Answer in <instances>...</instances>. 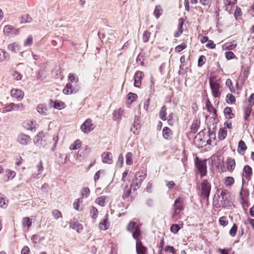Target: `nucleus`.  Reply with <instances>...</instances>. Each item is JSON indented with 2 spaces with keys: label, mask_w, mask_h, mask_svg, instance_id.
Masks as SVG:
<instances>
[{
  "label": "nucleus",
  "mask_w": 254,
  "mask_h": 254,
  "mask_svg": "<svg viewBox=\"0 0 254 254\" xmlns=\"http://www.w3.org/2000/svg\"><path fill=\"white\" fill-rule=\"evenodd\" d=\"M183 209V199L181 197H178L175 200L172 208V220L173 222H176L181 218V212Z\"/></svg>",
  "instance_id": "nucleus-1"
},
{
  "label": "nucleus",
  "mask_w": 254,
  "mask_h": 254,
  "mask_svg": "<svg viewBox=\"0 0 254 254\" xmlns=\"http://www.w3.org/2000/svg\"><path fill=\"white\" fill-rule=\"evenodd\" d=\"M127 230L132 233V237L134 239L137 240L140 235L139 222L137 220L131 221L127 226Z\"/></svg>",
  "instance_id": "nucleus-2"
},
{
  "label": "nucleus",
  "mask_w": 254,
  "mask_h": 254,
  "mask_svg": "<svg viewBox=\"0 0 254 254\" xmlns=\"http://www.w3.org/2000/svg\"><path fill=\"white\" fill-rule=\"evenodd\" d=\"M211 189L210 183L207 180H203L201 183V197L203 199H208Z\"/></svg>",
  "instance_id": "nucleus-3"
},
{
  "label": "nucleus",
  "mask_w": 254,
  "mask_h": 254,
  "mask_svg": "<svg viewBox=\"0 0 254 254\" xmlns=\"http://www.w3.org/2000/svg\"><path fill=\"white\" fill-rule=\"evenodd\" d=\"M209 84L212 96L215 98L219 97L221 95L219 91L220 83L216 81H213L212 78H210L209 79Z\"/></svg>",
  "instance_id": "nucleus-4"
},
{
  "label": "nucleus",
  "mask_w": 254,
  "mask_h": 254,
  "mask_svg": "<svg viewBox=\"0 0 254 254\" xmlns=\"http://www.w3.org/2000/svg\"><path fill=\"white\" fill-rule=\"evenodd\" d=\"M195 165L201 177L205 176L207 174L206 160H198L196 161Z\"/></svg>",
  "instance_id": "nucleus-5"
},
{
  "label": "nucleus",
  "mask_w": 254,
  "mask_h": 254,
  "mask_svg": "<svg viewBox=\"0 0 254 254\" xmlns=\"http://www.w3.org/2000/svg\"><path fill=\"white\" fill-rule=\"evenodd\" d=\"M94 125L91 123V120L87 119L81 126L80 128L84 133H88L93 130Z\"/></svg>",
  "instance_id": "nucleus-6"
},
{
  "label": "nucleus",
  "mask_w": 254,
  "mask_h": 254,
  "mask_svg": "<svg viewBox=\"0 0 254 254\" xmlns=\"http://www.w3.org/2000/svg\"><path fill=\"white\" fill-rule=\"evenodd\" d=\"M217 112H212L211 116H207V115H205V117L206 118V122L208 126H211L212 125L213 128H215L216 125L218 123V119H217Z\"/></svg>",
  "instance_id": "nucleus-7"
},
{
  "label": "nucleus",
  "mask_w": 254,
  "mask_h": 254,
  "mask_svg": "<svg viewBox=\"0 0 254 254\" xmlns=\"http://www.w3.org/2000/svg\"><path fill=\"white\" fill-rule=\"evenodd\" d=\"M5 109V110L3 111L6 112L22 111L25 109L24 106L22 104H15L14 103L9 104Z\"/></svg>",
  "instance_id": "nucleus-8"
},
{
  "label": "nucleus",
  "mask_w": 254,
  "mask_h": 254,
  "mask_svg": "<svg viewBox=\"0 0 254 254\" xmlns=\"http://www.w3.org/2000/svg\"><path fill=\"white\" fill-rule=\"evenodd\" d=\"M3 31L7 34L17 35L19 33V29L15 28L12 25H7L4 27Z\"/></svg>",
  "instance_id": "nucleus-9"
},
{
  "label": "nucleus",
  "mask_w": 254,
  "mask_h": 254,
  "mask_svg": "<svg viewBox=\"0 0 254 254\" xmlns=\"http://www.w3.org/2000/svg\"><path fill=\"white\" fill-rule=\"evenodd\" d=\"M139 118V115L135 116L133 127L130 128V131L135 134H137L139 133L138 130L140 128Z\"/></svg>",
  "instance_id": "nucleus-10"
},
{
  "label": "nucleus",
  "mask_w": 254,
  "mask_h": 254,
  "mask_svg": "<svg viewBox=\"0 0 254 254\" xmlns=\"http://www.w3.org/2000/svg\"><path fill=\"white\" fill-rule=\"evenodd\" d=\"M10 95L12 97L16 98L18 100H21L24 97V92L18 89H12L10 91Z\"/></svg>",
  "instance_id": "nucleus-11"
},
{
  "label": "nucleus",
  "mask_w": 254,
  "mask_h": 254,
  "mask_svg": "<svg viewBox=\"0 0 254 254\" xmlns=\"http://www.w3.org/2000/svg\"><path fill=\"white\" fill-rule=\"evenodd\" d=\"M143 76V73L140 71H137L135 72L134 76V85L136 87H139L141 83V80Z\"/></svg>",
  "instance_id": "nucleus-12"
},
{
  "label": "nucleus",
  "mask_w": 254,
  "mask_h": 254,
  "mask_svg": "<svg viewBox=\"0 0 254 254\" xmlns=\"http://www.w3.org/2000/svg\"><path fill=\"white\" fill-rule=\"evenodd\" d=\"M17 140L20 144L26 145L30 141L31 138L28 135L21 133L18 135Z\"/></svg>",
  "instance_id": "nucleus-13"
},
{
  "label": "nucleus",
  "mask_w": 254,
  "mask_h": 254,
  "mask_svg": "<svg viewBox=\"0 0 254 254\" xmlns=\"http://www.w3.org/2000/svg\"><path fill=\"white\" fill-rule=\"evenodd\" d=\"M102 161L104 163L111 164L113 163V155L111 152H105L102 154Z\"/></svg>",
  "instance_id": "nucleus-14"
},
{
  "label": "nucleus",
  "mask_w": 254,
  "mask_h": 254,
  "mask_svg": "<svg viewBox=\"0 0 254 254\" xmlns=\"http://www.w3.org/2000/svg\"><path fill=\"white\" fill-rule=\"evenodd\" d=\"M136 243V249L137 254H146L147 252L146 248L143 246L141 242L137 239Z\"/></svg>",
  "instance_id": "nucleus-15"
},
{
  "label": "nucleus",
  "mask_w": 254,
  "mask_h": 254,
  "mask_svg": "<svg viewBox=\"0 0 254 254\" xmlns=\"http://www.w3.org/2000/svg\"><path fill=\"white\" fill-rule=\"evenodd\" d=\"M78 90V88L73 87L71 83L66 84L65 87L63 90V92L65 94H72L76 93Z\"/></svg>",
  "instance_id": "nucleus-16"
},
{
  "label": "nucleus",
  "mask_w": 254,
  "mask_h": 254,
  "mask_svg": "<svg viewBox=\"0 0 254 254\" xmlns=\"http://www.w3.org/2000/svg\"><path fill=\"white\" fill-rule=\"evenodd\" d=\"M36 125V122L32 120H27L23 124V126L24 127L32 131H35Z\"/></svg>",
  "instance_id": "nucleus-17"
},
{
  "label": "nucleus",
  "mask_w": 254,
  "mask_h": 254,
  "mask_svg": "<svg viewBox=\"0 0 254 254\" xmlns=\"http://www.w3.org/2000/svg\"><path fill=\"white\" fill-rule=\"evenodd\" d=\"M146 177V173L144 172L143 171H139L136 173L134 181H138L142 183Z\"/></svg>",
  "instance_id": "nucleus-18"
},
{
  "label": "nucleus",
  "mask_w": 254,
  "mask_h": 254,
  "mask_svg": "<svg viewBox=\"0 0 254 254\" xmlns=\"http://www.w3.org/2000/svg\"><path fill=\"white\" fill-rule=\"evenodd\" d=\"M179 21V23L178 25V29L174 34V37L176 38L179 37L183 33V26L184 24L183 19L182 18H180Z\"/></svg>",
  "instance_id": "nucleus-19"
},
{
  "label": "nucleus",
  "mask_w": 254,
  "mask_h": 254,
  "mask_svg": "<svg viewBox=\"0 0 254 254\" xmlns=\"http://www.w3.org/2000/svg\"><path fill=\"white\" fill-rule=\"evenodd\" d=\"M50 106H53L55 109L58 110H61L64 108L65 106V104L64 102H59L58 101H56L54 102L52 100H50Z\"/></svg>",
  "instance_id": "nucleus-20"
},
{
  "label": "nucleus",
  "mask_w": 254,
  "mask_h": 254,
  "mask_svg": "<svg viewBox=\"0 0 254 254\" xmlns=\"http://www.w3.org/2000/svg\"><path fill=\"white\" fill-rule=\"evenodd\" d=\"M226 163L227 164V170L232 172L235 169V160L234 159L228 158L227 160Z\"/></svg>",
  "instance_id": "nucleus-21"
},
{
  "label": "nucleus",
  "mask_w": 254,
  "mask_h": 254,
  "mask_svg": "<svg viewBox=\"0 0 254 254\" xmlns=\"http://www.w3.org/2000/svg\"><path fill=\"white\" fill-rule=\"evenodd\" d=\"M44 136V133L43 132H39L34 138V143L37 145H42L43 142V137Z\"/></svg>",
  "instance_id": "nucleus-22"
},
{
  "label": "nucleus",
  "mask_w": 254,
  "mask_h": 254,
  "mask_svg": "<svg viewBox=\"0 0 254 254\" xmlns=\"http://www.w3.org/2000/svg\"><path fill=\"white\" fill-rule=\"evenodd\" d=\"M37 171L39 172L38 173H34L32 175V177L34 179H39L40 178V174L43 171V167L42 165V162L40 161L39 164L37 166Z\"/></svg>",
  "instance_id": "nucleus-23"
},
{
  "label": "nucleus",
  "mask_w": 254,
  "mask_h": 254,
  "mask_svg": "<svg viewBox=\"0 0 254 254\" xmlns=\"http://www.w3.org/2000/svg\"><path fill=\"white\" fill-rule=\"evenodd\" d=\"M108 201V197L106 196H101L96 200V202L101 206H104Z\"/></svg>",
  "instance_id": "nucleus-24"
},
{
  "label": "nucleus",
  "mask_w": 254,
  "mask_h": 254,
  "mask_svg": "<svg viewBox=\"0 0 254 254\" xmlns=\"http://www.w3.org/2000/svg\"><path fill=\"white\" fill-rule=\"evenodd\" d=\"M32 219H30L29 217H26L22 219V223L23 227H27L29 229L32 225Z\"/></svg>",
  "instance_id": "nucleus-25"
},
{
  "label": "nucleus",
  "mask_w": 254,
  "mask_h": 254,
  "mask_svg": "<svg viewBox=\"0 0 254 254\" xmlns=\"http://www.w3.org/2000/svg\"><path fill=\"white\" fill-rule=\"evenodd\" d=\"M243 171L245 173V177L246 179L249 180L252 175V168L249 165H246L244 167Z\"/></svg>",
  "instance_id": "nucleus-26"
},
{
  "label": "nucleus",
  "mask_w": 254,
  "mask_h": 254,
  "mask_svg": "<svg viewBox=\"0 0 254 254\" xmlns=\"http://www.w3.org/2000/svg\"><path fill=\"white\" fill-rule=\"evenodd\" d=\"M133 154L132 152H127L126 155V163L127 165H131L133 164Z\"/></svg>",
  "instance_id": "nucleus-27"
},
{
  "label": "nucleus",
  "mask_w": 254,
  "mask_h": 254,
  "mask_svg": "<svg viewBox=\"0 0 254 254\" xmlns=\"http://www.w3.org/2000/svg\"><path fill=\"white\" fill-rule=\"evenodd\" d=\"M20 20V23L22 24L28 23L32 21V18L29 14H26L21 16Z\"/></svg>",
  "instance_id": "nucleus-28"
},
{
  "label": "nucleus",
  "mask_w": 254,
  "mask_h": 254,
  "mask_svg": "<svg viewBox=\"0 0 254 254\" xmlns=\"http://www.w3.org/2000/svg\"><path fill=\"white\" fill-rule=\"evenodd\" d=\"M7 49L14 53L19 50V46L18 44L15 42L10 44L8 45Z\"/></svg>",
  "instance_id": "nucleus-29"
},
{
  "label": "nucleus",
  "mask_w": 254,
  "mask_h": 254,
  "mask_svg": "<svg viewBox=\"0 0 254 254\" xmlns=\"http://www.w3.org/2000/svg\"><path fill=\"white\" fill-rule=\"evenodd\" d=\"M200 126V121L199 120H195L194 121L190 127L191 131L193 133H195L198 130L199 127Z\"/></svg>",
  "instance_id": "nucleus-30"
},
{
  "label": "nucleus",
  "mask_w": 254,
  "mask_h": 254,
  "mask_svg": "<svg viewBox=\"0 0 254 254\" xmlns=\"http://www.w3.org/2000/svg\"><path fill=\"white\" fill-rule=\"evenodd\" d=\"M70 226L72 229L75 230L78 232H79L83 229L82 225L78 222L72 223L70 224Z\"/></svg>",
  "instance_id": "nucleus-31"
},
{
  "label": "nucleus",
  "mask_w": 254,
  "mask_h": 254,
  "mask_svg": "<svg viewBox=\"0 0 254 254\" xmlns=\"http://www.w3.org/2000/svg\"><path fill=\"white\" fill-rule=\"evenodd\" d=\"M227 135V131L224 128H220L218 137L220 140H224Z\"/></svg>",
  "instance_id": "nucleus-32"
},
{
  "label": "nucleus",
  "mask_w": 254,
  "mask_h": 254,
  "mask_svg": "<svg viewBox=\"0 0 254 254\" xmlns=\"http://www.w3.org/2000/svg\"><path fill=\"white\" fill-rule=\"evenodd\" d=\"M9 58V55L4 50L0 49V62H2Z\"/></svg>",
  "instance_id": "nucleus-33"
},
{
  "label": "nucleus",
  "mask_w": 254,
  "mask_h": 254,
  "mask_svg": "<svg viewBox=\"0 0 254 254\" xmlns=\"http://www.w3.org/2000/svg\"><path fill=\"white\" fill-rule=\"evenodd\" d=\"M172 134L171 129L168 127H165L163 129V136L167 139L170 138V136Z\"/></svg>",
  "instance_id": "nucleus-34"
},
{
  "label": "nucleus",
  "mask_w": 254,
  "mask_h": 254,
  "mask_svg": "<svg viewBox=\"0 0 254 254\" xmlns=\"http://www.w3.org/2000/svg\"><path fill=\"white\" fill-rule=\"evenodd\" d=\"M247 149V147L245 142L242 140H240L238 144V151L239 152H245Z\"/></svg>",
  "instance_id": "nucleus-35"
},
{
  "label": "nucleus",
  "mask_w": 254,
  "mask_h": 254,
  "mask_svg": "<svg viewBox=\"0 0 254 254\" xmlns=\"http://www.w3.org/2000/svg\"><path fill=\"white\" fill-rule=\"evenodd\" d=\"M162 8H161V6L158 5L156 6L155 9L154 10L153 14L154 16L156 17L157 19H158L160 16L162 14Z\"/></svg>",
  "instance_id": "nucleus-36"
},
{
  "label": "nucleus",
  "mask_w": 254,
  "mask_h": 254,
  "mask_svg": "<svg viewBox=\"0 0 254 254\" xmlns=\"http://www.w3.org/2000/svg\"><path fill=\"white\" fill-rule=\"evenodd\" d=\"M16 173L14 171L10 170H6L5 171V176L7 177V179L6 181L9 180L13 179L15 176Z\"/></svg>",
  "instance_id": "nucleus-37"
},
{
  "label": "nucleus",
  "mask_w": 254,
  "mask_h": 254,
  "mask_svg": "<svg viewBox=\"0 0 254 254\" xmlns=\"http://www.w3.org/2000/svg\"><path fill=\"white\" fill-rule=\"evenodd\" d=\"M137 97V96L136 94L129 92L127 94V102H128V104L132 103L136 99Z\"/></svg>",
  "instance_id": "nucleus-38"
},
{
  "label": "nucleus",
  "mask_w": 254,
  "mask_h": 254,
  "mask_svg": "<svg viewBox=\"0 0 254 254\" xmlns=\"http://www.w3.org/2000/svg\"><path fill=\"white\" fill-rule=\"evenodd\" d=\"M90 194V190L87 187L83 188L81 191L82 197L87 198Z\"/></svg>",
  "instance_id": "nucleus-39"
},
{
  "label": "nucleus",
  "mask_w": 254,
  "mask_h": 254,
  "mask_svg": "<svg viewBox=\"0 0 254 254\" xmlns=\"http://www.w3.org/2000/svg\"><path fill=\"white\" fill-rule=\"evenodd\" d=\"M90 215L92 219H96L98 214V211L96 208L94 206H92L90 209Z\"/></svg>",
  "instance_id": "nucleus-40"
},
{
  "label": "nucleus",
  "mask_w": 254,
  "mask_h": 254,
  "mask_svg": "<svg viewBox=\"0 0 254 254\" xmlns=\"http://www.w3.org/2000/svg\"><path fill=\"white\" fill-rule=\"evenodd\" d=\"M81 146V142L79 140H76L73 144L70 145L69 148L70 150H75L78 149Z\"/></svg>",
  "instance_id": "nucleus-41"
},
{
  "label": "nucleus",
  "mask_w": 254,
  "mask_h": 254,
  "mask_svg": "<svg viewBox=\"0 0 254 254\" xmlns=\"http://www.w3.org/2000/svg\"><path fill=\"white\" fill-rule=\"evenodd\" d=\"M234 183V179L232 177H227L225 179V184L227 187L231 186Z\"/></svg>",
  "instance_id": "nucleus-42"
},
{
  "label": "nucleus",
  "mask_w": 254,
  "mask_h": 254,
  "mask_svg": "<svg viewBox=\"0 0 254 254\" xmlns=\"http://www.w3.org/2000/svg\"><path fill=\"white\" fill-rule=\"evenodd\" d=\"M141 185V183L133 180L132 183L130 185V188L132 189L133 190H136L139 188Z\"/></svg>",
  "instance_id": "nucleus-43"
},
{
  "label": "nucleus",
  "mask_w": 254,
  "mask_h": 254,
  "mask_svg": "<svg viewBox=\"0 0 254 254\" xmlns=\"http://www.w3.org/2000/svg\"><path fill=\"white\" fill-rule=\"evenodd\" d=\"M238 226L236 224H234L232 227L229 231V234L232 237H234L236 235L237 231Z\"/></svg>",
  "instance_id": "nucleus-44"
},
{
  "label": "nucleus",
  "mask_w": 254,
  "mask_h": 254,
  "mask_svg": "<svg viewBox=\"0 0 254 254\" xmlns=\"http://www.w3.org/2000/svg\"><path fill=\"white\" fill-rule=\"evenodd\" d=\"M151 36V33L148 31H145L142 36V40L144 42L148 41Z\"/></svg>",
  "instance_id": "nucleus-45"
},
{
  "label": "nucleus",
  "mask_w": 254,
  "mask_h": 254,
  "mask_svg": "<svg viewBox=\"0 0 254 254\" xmlns=\"http://www.w3.org/2000/svg\"><path fill=\"white\" fill-rule=\"evenodd\" d=\"M187 48V44L182 43L175 47V50L176 52L179 53Z\"/></svg>",
  "instance_id": "nucleus-46"
},
{
  "label": "nucleus",
  "mask_w": 254,
  "mask_h": 254,
  "mask_svg": "<svg viewBox=\"0 0 254 254\" xmlns=\"http://www.w3.org/2000/svg\"><path fill=\"white\" fill-rule=\"evenodd\" d=\"M124 156L122 154H121L118 157V159L117 162V166L120 168L122 167L124 164Z\"/></svg>",
  "instance_id": "nucleus-47"
},
{
  "label": "nucleus",
  "mask_w": 254,
  "mask_h": 254,
  "mask_svg": "<svg viewBox=\"0 0 254 254\" xmlns=\"http://www.w3.org/2000/svg\"><path fill=\"white\" fill-rule=\"evenodd\" d=\"M226 101H227V103H233L235 102L236 98L233 95H232L231 94H228L226 96Z\"/></svg>",
  "instance_id": "nucleus-48"
},
{
  "label": "nucleus",
  "mask_w": 254,
  "mask_h": 254,
  "mask_svg": "<svg viewBox=\"0 0 254 254\" xmlns=\"http://www.w3.org/2000/svg\"><path fill=\"white\" fill-rule=\"evenodd\" d=\"M107 219H104L102 222H100L99 224V227L102 230H107L108 228V227L107 225Z\"/></svg>",
  "instance_id": "nucleus-49"
},
{
  "label": "nucleus",
  "mask_w": 254,
  "mask_h": 254,
  "mask_svg": "<svg viewBox=\"0 0 254 254\" xmlns=\"http://www.w3.org/2000/svg\"><path fill=\"white\" fill-rule=\"evenodd\" d=\"M180 229V227L178 224H173L171 227L170 230L173 233H177Z\"/></svg>",
  "instance_id": "nucleus-50"
},
{
  "label": "nucleus",
  "mask_w": 254,
  "mask_h": 254,
  "mask_svg": "<svg viewBox=\"0 0 254 254\" xmlns=\"http://www.w3.org/2000/svg\"><path fill=\"white\" fill-rule=\"evenodd\" d=\"M33 43V38L31 35H29L26 41L24 42V46H30Z\"/></svg>",
  "instance_id": "nucleus-51"
},
{
  "label": "nucleus",
  "mask_w": 254,
  "mask_h": 254,
  "mask_svg": "<svg viewBox=\"0 0 254 254\" xmlns=\"http://www.w3.org/2000/svg\"><path fill=\"white\" fill-rule=\"evenodd\" d=\"M225 55L226 58L228 60L233 59L235 57L234 54L232 52H231V51L226 52L225 53Z\"/></svg>",
  "instance_id": "nucleus-52"
},
{
  "label": "nucleus",
  "mask_w": 254,
  "mask_h": 254,
  "mask_svg": "<svg viewBox=\"0 0 254 254\" xmlns=\"http://www.w3.org/2000/svg\"><path fill=\"white\" fill-rule=\"evenodd\" d=\"M52 214L54 217V218L56 219H59L60 217H62V213L58 210L55 209L53 211Z\"/></svg>",
  "instance_id": "nucleus-53"
},
{
  "label": "nucleus",
  "mask_w": 254,
  "mask_h": 254,
  "mask_svg": "<svg viewBox=\"0 0 254 254\" xmlns=\"http://www.w3.org/2000/svg\"><path fill=\"white\" fill-rule=\"evenodd\" d=\"M205 57L204 56H200L198 60V66H201L205 63Z\"/></svg>",
  "instance_id": "nucleus-54"
},
{
  "label": "nucleus",
  "mask_w": 254,
  "mask_h": 254,
  "mask_svg": "<svg viewBox=\"0 0 254 254\" xmlns=\"http://www.w3.org/2000/svg\"><path fill=\"white\" fill-rule=\"evenodd\" d=\"M219 223L221 225L225 226L228 224V221L227 220L226 217L223 216L220 218Z\"/></svg>",
  "instance_id": "nucleus-55"
},
{
  "label": "nucleus",
  "mask_w": 254,
  "mask_h": 254,
  "mask_svg": "<svg viewBox=\"0 0 254 254\" xmlns=\"http://www.w3.org/2000/svg\"><path fill=\"white\" fill-rule=\"evenodd\" d=\"M205 130H201V131H200L199 132V133L198 134V135L197 136H195V138L196 139L198 136L199 137H201L202 136H203V138H201L200 139V141H204L205 142V140L206 139V137L205 136Z\"/></svg>",
  "instance_id": "nucleus-56"
},
{
  "label": "nucleus",
  "mask_w": 254,
  "mask_h": 254,
  "mask_svg": "<svg viewBox=\"0 0 254 254\" xmlns=\"http://www.w3.org/2000/svg\"><path fill=\"white\" fill-rule=\"evenodd\" d=\"M183 157L182 158L181 161H182V162L183 164V165L184 166L185 171H186V166H187V156H186V154H185L184 151L183 152Z\"/></svg>",
  "instance_id": "nucleus-57"
},
{
  "label": "nucleus",
  "mask_w": 254,
  "mask_h": 254,
  "mask_svg": "<svg viewBox=\"0 0 254 254\" xmlns=\"http://www.w3.org/2000/svg\"><path fill=\"white\" fill-rule=\"evenodd\" d=\"M80 202H82V201H81L80 199L78 198L76 199L73 203V207L76 210H79V203Z\"/></svg>",
  "instance_id": "nucleus-58"
},
{
  "label": "nucleus",
  "mask_w": 254,
  "mask_h": 254,
  "mask_svg": "<svg viewBox=\"0 0 254 254\" xmlns=\"http://www.w3.org/2000/svg\"><path fill=\"white\" fill-rule=\"evenodd\" d=\"M242 14L241 9L240 7H237L234 13V16L237 19L238 17L241 16Z\"/></svg>",
  "instance_id": "nucleus-59"
},
{
  "label": "nucleus",
  "mask_w": 254,
  "mask_h": 254,
  "mask_svg": "<svg viewBox=\"0 0 254 254\" xmlns=\"http://www.w3.org/2000/svg\"><path fill=\"white\" fill-rule=\"evenodd\" d=\"M154 91H155V84L152 81H151V84L150 85V90H149L150 94H149V97L151 96L154 93Z\"/></svg>",
  "instance_id": "nucleus-60"
},
{
  "label": "nucleus",
  "mask_w": 254,
  "mask_h": 254,
  "mask_svg": "<svg viewBox=\"0 0 254 254\" xmlns=\"http://www.w3.org/2000/svg\"><path fill=\"white\" fill-rule=\"evenodd\" d=\"M130 192H131V190L130 189H127V190H125L124 191L123 195V198L124 199H125L127 198L129 196V195H130Z\"/></svg>",
  "instance_id": "nucleus-61"
},
{
  "label": "nucleus",
  "mask_w": 254,
  "mask_h": 254,
  "mask_svg": "<svg viewBox=\"0 0 254 254\" xmlns=\"http://www.w3.org/2000/svg\"><path fill=\"white\" fill-rule=\"evenodd\" d=\"M165 252H169L170 253H172V254L176 253V251L174 248V247L170 246H167L165 248Z\"/></svg>",
  "instance_id": "nucleus-62"
},
{
  "label": "nucleus",
  "mask_w": 254,
  "mask_h": 254,
  "mask_svg": "<svg viewBox=\"0 0 254 254\" xmlns=\"http://www.w3.org/2000/svg\"><path fill=\"white\" fill-rule=\"evenodd\" d=\"M207 48L210 49H214L215 47V44L212 40H208L207 44L206 45Z\"/></svg>",
  "instance_id": "nucleus-63"
},
{
  "label": "nucleus",
  "mask_w": 254,
  "mask_h": 254,
  "mask_svg": "<svg viewBox=\"0 0 254 254\" xmlns=\"http://www.w3.org/2000/svg\"><path fill=\"white\" fill-rule=\"evenodd\" d=\"M68 78H69V80L71 82L75 81L76 82H77L78 81V78H76L75 76V75L74 74H73V73H69V75H68Z\"/></svg>",
  "instance_id": "nucleus-64"
}]
</instances>
